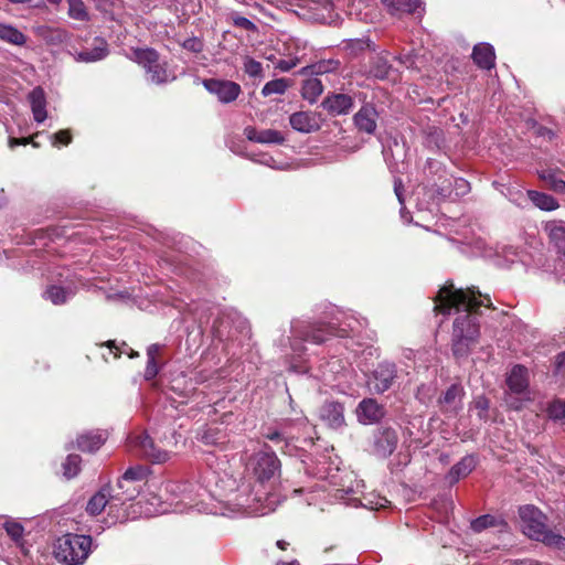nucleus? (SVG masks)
<instances>
[{"instance_id":"nucleus-22","label":"nucleus","mask_w":565,"mask_h":565,"mask_svg":"<svg viewBox=\"0 0 565 565\" xmlns=\"http://www.w3.org/2000/svg\"><path fill=\"white\" fill-rule=\"evenodd\" d=\"M0 40L11 45L23 46L28 38L15 26L0 22Z\"/></svg>"},{"instance_id":"nucleus-15","label":"nucleus","mask_w":565,"mask_h":565,"mask_svg":"<svg viewBox=\"0 0 565 565\" xmlns=\"http://www.w3.org/2000/svg\"><path fill=\"white\" fill-rule=\"evenodd\" d=\"M289 122L290 126L299 132L309 134L319 129V121L317 117L308 111L294 113L289 117Z\"/></svg>"},{"instance_id":"nucleus-50","label":"nucleus","mask_w":565,"mask_h":565,"mask_svg":"<svg viewBox=\"0 0 565 565\" xmlns=\"http://www.w3.org/2000/svg\"><path fill=\"white\" fill-rule=\"evenodd\" d=\"M456 185L461 190L462 193L469 189V184L463 179L456 180Z\"/></svg>"},{"instance_id":"nucleus-54","label":"nucleus","mask_w":565,"mask_h":565,"mask_svg":"<svg viewBox=\"0 0 565 565\" xmlns=\"http://www.w3.org/2000/svg\"><path fill=\"white\" fill-rule=\"evenodd\" d=\"M266 438L271 440V441H276V440H279L280 439V434L275 431V433H271V434H267L266 435Z\"/></svg>"},{"instance_id":"nucleus-61","label":"nucleus","mask_w":565,"mask_h":565,"mask_svg":"<svg viewBox=\"0 0 565 565\" xmlns=\"http://www.w3.org/2000/svg\"><path fill=\"white\" fill-rule=\"evenodd\" d=\"M347 492H354V489H353V488H349V489L347 490Z\"/></svg>"},{"instance_id":"nucleus-47","label":"nucleus","mask_w":565,"mask_h":565,"mask_svg":"<svg viewBox=\"0 0 565 565\" xmlns=\"http://www.w3.org/2000/svg\"><path fill=\"white\" fill-rule=\"evenodd\" d=\"M168 512V509L160 505L159 508H154V509H151L149 507H146L145 508V514L147 516H151V515H154V514H161V513H167Z\"/></svg>"},{"instance_id":"nucleus-55","label":"nucleus","mask_w":565,"mask_h":565,"mask_svg":"<svg viewBox=\"0 0 565 565\" xmlns=\"http://www.w3.org/2000/svg\"><path fill=\"white\" fill-rule=\"evenodd\" d=\"M559 278L565 281V263L559 265L558 268Z\"/></svg>"},{"instance_id":"nucleus-12","label":"nucleus","mask_w":565,"mask_h":565,"mask_svg":"<svg viewBox=\"0 0 565 565\" xmlns=\"http://www.w3.org/2000/svg\"><path fill=\"white\" fill-rule=\"evenodd\" d=\"M244 135L250 141L258 143H282L285 141V137L282 134L275 129H264L257 130L253 126H248L244 129Z\"/></svg>"},{"instance_id":"nucleus-10","label":"nucleus","mask_w":565,"mask_h":565,"mask_svg":"<svg viewBox=\"0 0 565 565\" xmlns=\"http://www.w3.org/2000/svg\"><path fill=\"white\" fill-rule=\"evenodd\" d=\"M117 505V499L110 495L109 488H103L89 499L86 505V511L90 515H98L104 509H106V507H108V511L111 513Z\"/></svg>"},{"instance_id":"nucleus-24","label":"nucleus","mask_w":565,"mask_h":565,"mask_svg":"<svg viewBox=\"0 0 565 565\" xmlns=\"http://www.w3.org/2000/svg\"><path fill=\"white\" fill-rule=\"evenodd\" d=\"M326 107L338 115L345 114L352 108V98L344 94H338L329 97L324 102Z\"/></svg>"},{"instance_id":"nucleus-7","label":"nucleus","mask_w":565,"mask_h":565,"mask_svg":"<svg viewBox=\"0 0 565 565\" xmlns=\"http://www.w3.org/2000/svg\"><path fill=\"white\" fill-rule=\"evenodd\" d=\"M203 86L206 90L217 97L221 103L228 104L234 102L241 94V86L232 81L224 79H204Z\"/></svg>"},{"instance_id":"nucleus-2","label":"nucleus","mask_w":565,"mask_h":565,"mask_svg":"<svg viewBox=\"0 0 565 565\" xmlns=\"http://www.w3.org/2000/svg\"><path fill=\"white\" fill-rule=\"evenodd\" d=\"M523 533L529 537L557 548H565V537L546 529V516L533 505H524L519 510Z\"/></svg>"},{"instance_id":"nucleus-8","label":"nucleus","mask_w":565,"mask_h":565,"mask_svg":"<svg viewBox=\"0 0 565 565\" xmlns=\"http://www.w3.org/2000/svg\"><path fill=\"white\" fill-rule=\"evenodd\" d=\"M131 443L138 448L141 456L153 463H163L171 457L169 450L157 447L153 440L146 434L134 437Z\"/></svg>"},{"instance_id":"nucleus-49","label":"nucleus","mask_w":565,"mask_h":565,"mask_svg":"<svg viewBox=\"0 0 565 565\" xmlns=\"http://www.w3.org/2000/svg\"><path fill=\"white\" fill-rule=\"evenodd\" d=\"M394 191L401 204H403L402 198V182L401 180H396L394 183Z\"/></svg>"},{"instance_id":"nucleus-39","label":"nucleus","mask_w":565,"mask_h":565,"mask_svg":"<svg viewBox=\"0 0 565 565\" xmlns=\"http://www.w3.org/2000/svg\"><path fill=\"white\" fill-rule=\"evenodd\" d=\"M53 138V146H56L57 142L63 145H68L72 140L71 134L68 130H60L58 132L54 134L52 136Z\"/></svg>"},{"instance_id":"nucleus-53","label":"nucleus","mask_w":565,"mask_h":565,"mask_svg":"<svg viewBox=\"0 0 565 565\" xmlns=\"http://www.w3.org/2000/svg\"><path fill=\"white\" fill-rule=\"evenodd\" d=\"M50 31L47 26H38L35 32L41 36H46V33Z\"/></svg>"},{"instance_id":"nucleus-43","label":"nucleus","mask_w":565,"mask_h":565,"mask_svg":"<svg viewBox=\"0 0 565 565\" xmlns=\"http://www.w3.org/2000/svg\"><path fill=\"white\" fill-rule=\"evenodd\" d=\"M142 469L141 468H129L126 470V472L122 476V479L126 481H134L139 480L142 477Z\"/></svg>"},{"instance_id":"nucleus-40","label":"nucleus","mask_w":565,"mask_h":565,"mask_svg":"<svg viewBox=\"0 0 565 565\" xmlns=\"http://www.w3.org/2000/svg\"><path fill=\"white\" fill-rule=\"evenodd\" d=\"M233 23L236 25V26H239V28H243L245 30H255L256 29V25L250 21L248 20L247 18L245 17H241V15H237V17H234L233 18Z\"/></svg>"},{"instance_id":"nucleus-41","label":"nucleus","mask_w":565,"mask_h":565,"mask_svg":"<svg viewBox=\"0 0 565 565\" xmlns=\"http://www.w3.org/2000/svg\"><path fill=\"white\" fill-rule=\"evenodd\" d=\"M159 372L158 363L156 360H148L147 366L145 370V379L151 380L153 379Z\"/></svg>"},{"instance_id":"nucleus-13","label":"nucleus","mask_w":565,"mask_h":565,"mask_svg":"<svg viewBox=\"0 0 565 565\" xmlns=\"http://www.w3.org/2000/svg\"><path fill=\"white\" fill-rule=\"evenodd\" d=\"M344 409L340 403L328 402L320 411V417L332 428H339L344 424Z\"/></svg>"},{"instance_id":"nucleus-34","label":"nucleus","mask_w":565,"mask_h":565,"mask_svg":"<svg viewBox=\"0 0 565 565\" xmlns=\"http://www.w3.org/2000/svg\"><path fill=\"white\" fill-rule=\"evenodd\" d=\"M244 71L245 73L249 76V77H254V78H262L263 77V66L262 64L249 57V56H246L244 58Z\"/></svg>"},{"instance_id":"nucleus-20","label":"nucleus","mask_w":565,"mask_h":565,"mask_svg":"<svg viewBox=\"0 0 565 565\" xmlns=\"http://www.w3.org/2000/svg\"><path fill=\"white\" fill-rule=\"evenodd\" d=\"M108 54L107 43L103 39L95 40V46L92 51H82L74 55L77 62L93 63L105 58Z\"/></svg>"},{"instance_id":"nucleus-17","label":"nucleus","mask_w":565,"mask_h":565,"mask_svg":"<svg viewBox=\"0 0 565 565\" xmlns=\"http://www.w3.org/2000/svg\"><path fill=\"white\" fill-rule=\"evenodd\" d=\"M472 58L480 68H492L495 62V53L493 46L488 43H480L475 45L472 51Z\"/></svg>"},{"instance_id":"nucleus-33","label":"nucleus","mask_w":565,"mask_h":565,"mask_svg":"<svg viewBox=\"0 0 565 565\" xmlns=\"http://www.w3.org/2000/svg\"><path fill=\"white\" fill-rule=\"evenodd\" d=\"M81 466V457L78 455H70L64 465V476L68 479L74 478L78 471Z\"/></svg>"},{"instance_id":"nucleus-21","label":"nucleus","mask_w":565,"mask_h":565,"mask_svg":"<svg viewBox=\"0 0 565 565\" xmlns=\"http://www.w3.org/2000/svg\"><path fill=\"white\" fill-rule=\"evenodd\" d=\"M463 391L459 385H451L440 399L441 407L445 412L456 413L462 406L461 398Z\"/></svg>"},{"instance_id":"nucleus-11","label":"nucleus","mask_w":565,"mask_h":565,"mask_svg":"<svg viewBox=\"0 0 565 565\" xmlns=\"http://www.w3.org/2000/svg\"><path fill=\"white\" fill-rule=\"evenodd\" d=\"M377 111L373 106L365 105L354 115V124L359 131L372 135L377 127Z\"/></svg>"},{"instance_id":"nucleus-57","label":"nucleus","mask_w":565,"mask_h":565,"mask_svg":"<svg viewBox=\"0 0 565 565\" xmlns=\"http://www.w3.org/2000/svg\"><path fill=\"white\" fill-rule=\"evenodd\" d=\"M277 565H299V563L296 561H291V562H280Z\"/></svg>"},{"instance_id":"nucleus-27","label":"nucleus","mask_w":565,"mask_h":565,"mask_svg":"<svg viewBox=\"0 0 565 565\" xmlns=\"http://www.w3.org/2000/svg\"><path fill=\"white\" fill-rule=\"evenodd\" d=\"M262 498L254 495L253 498H247L244 502H239L238 505L241 510L245 514H266L269 511H273V508H267L260 504Z\"/></svg>"},{"instance_id":"nucleus-38","label":"nucleus","mask_w":565,"mask_h":565,"mask_svg":"<svg viewBox=\"0 0 565 565\" xmlns=\"http://www.w3.org/2000/svg\"><path fill=\"white\" fill-rule=\"evenodd\" d=\"M475 409L478 411L477 415L479 418H484L489 408V402L486 397L479 396L473 402Z\"/></svg>"},{"instance_id":"nucleus-56","label":"nucleus","mask_w":565,"mask_h":565,"mask_svg":"<svg viewBox=\"0 0 565 565\" xmlns=\"http://www.w3.org/2000/svg\"><path fill=\"white\" fill-rule=\"evenodd\" d=\"M276 545H277V547H278V548H280V550H286V548H287L288 543H287L286 541L279 540V541H277Z\"/></svg>"},{"instance_id":"nucleus-35","label":"nucleus","mask_w":565,"mask_h":565,"mask_svg":"<svg viewBox=\"0 0 565 565\" xmlns=\"http://www.w3.org/2000/svg\"><path fill=\"white\" fill-rule=\"evenodd\" d=\"M497 525V520L494 516L486 514L475 519L471 522V529L476 532H481L488 527H492Z\"/></svg>"},{"instance_id":"nucleus-18","label":"nucleus","mask_w":565,"mask_h":565,"mask_svg":"<svg viewBox=\"0 0 565 565\" xmlns=\"http://www.w3.org/2000/svg\"><path fill=\"white\" fill-rule=\"evenodd\" d=\"M395 377V370L393 364H381L374 371V390L377 392H385L390 388Z\"/></svg>"},{"instance_id":"nucleus-46","label":"nucleus","mask_w":565,"mask_h":565,"mask_svg":"<svg viewBox=\"0 0 565 565\" xmlns=\"http://www.w3.org/2000/svg\"><path fill=\"white\" fill-rule=\"evenodd\" d=\"M160 345L159 344H151L147 349V358L148 360H156L160 352Z\"/></svg>"},{"instance_id":"nucleus-60","label":"nucleus","mask_w":565,"mask_h":565,"mask_svg":"<svg viewBox=\"0 0 565 565\" xmlns=\"http://www.w3.org/2000/svg\"><path fill=\"white\" fill-rule=\"evenodd\" d=\"M108 347L110 348V350H113V347H114V342H111V341H108Z\"/></svg>"},{"instance_id":"nucleus-32","label":"nucleus","mask_w":565,"mask_h":565,"mask_svg":"<svg viewBox=\"0 0 565 565\" xmlns=\"http://www.w3.org/2000/svg\"><path fill=\"white\" fill-rule=\"evenodd\" d=\"M68 14L72 19L85 21L88 19V14L85 4L82 0H67Z\"/></svg>"},{"instance_id":"nucleus-58","label":"nucleus","mask_w":565,"mask_h":565,"mask_svg":"<svg viewBox=\"0 0 565 565\" xmlns=\"http://www.w3.org/2000/svg\"><path fill=\"white\" fill-rule=\"evenodd\" d=\"M47 1H49V2H51V3L57 4V3H60L62 0H47Z\"/></svg>"},{"instance_id":"nucleus-1","label":"nucleus","mask_w":565,"mask_h":565,"mask_svg":"<svg viewBox=\"0 0 565 565\" xmlns=\"http://www.w3.org/2000/svg\"><path fill=\"white\" fill-rule=\"evenodd\" d=\"M480 306H490V299L478 300L473 289H454L452 285H446L436 296L435 310L449 315L456 310L458 317L452 328V351L456 356L468 354L470 347L479 338V324L476 316L472 315Z\"/></svg>"},{"instance_id":"nucleus-14","label":"nucleus","mask_w":565,"mask_h":565,"mask_svg":"<svg viewBox=\"0 0 565 565\" xmlns=\"http://www.w3.org/2000/svg\"><path fill=\"white\" fill-rule=\"evenodd\" d=\"M28 100L31 105V110H32L34 120L36 122H43L47 117L46 98H45V93H44L43 88H41V87L33 88L28 95Z\"/></svg>"},{"instance_id":"nucleus-16","label":"nucleus","mask_w":565,"mask_h":565,"mask_svg":"<svg viewBox=\"0 0 565 565\" xmlns=\"http://www.w3.org/2000/svg\"><path fill=\"white\" fill-rule=\"evenodd\" d=\"M381 2L390 14L396 17L414 13L423 4L420 0H381Z\"/></svg>"},{"instance_id":"nucleus-52","label":"nucleus","mask_w":565,"mask_h":565,"mask_svg":"<svg viewBox=\"0 0 565 565\" xmlns=\"http://www.w3.org/2000/svg\"><path fill=\"white\" fill-rule=\"evenodd\" d=\"M263 163L269 166V167H273V168H276V169H284L282 166H279V164H275L274 162V159L273 158H269V159H265L264 161H262Z\"/></svg>"},{"instance_id":"nucleus-23","label":"nucleus","mask_w":565,"mask_h":565,"mask_svg":"<svg viewBox=\"0 0 565 565\" xmlns=\"http://www.w3.org/2000/svg\"><path fill=\"white\" fill-rule=\"evenodd\" d=\"M476 460L471 456H467L462 458L458 463H456L450 471L448 472V480L450 483L457 482L460 478L468 476L475 468Z\"/></svg>"},{"instance_id":"nucleus-3","label":"nucleus","mask_w":565,"mask_h":565,"mask_svg":"<svg viewBox=\"0 0 565 565\" xmlns=\"http://www.w3.org/2000/svg\"><path fill=\"white\" fill-rule=\"evenodd\" d=\"M89 535L65 534L54 544L55 558L65 565H82L92 552Z\"/></svg>"},{"instance_id":"nucleus-9","label":"nucleus","mask_w":565,"mask_h":565,"mask_svg":"<svg viewBox=\"0 0 565 565\" xmlns=\"http://www.w3.org/2000/svg\"><path fill=\"white\" fill-rule=\"evenodd\" d=\"M356 416L360 423L370 425L383 418L384 409L375 399L366 398L359 404Z\"/></svg>"},{"instance_id":"nucleus-44","label":"nucleus","mask_w":565,"mask_h":565,"mask_svg":"<svg viewBox=\"0 0 565 565\" xmlns=\"http://www.w3.org/2000/svg\"><path fill=\"white\" fill-rule=\"evenodd\" d=\"M299 63L298 58H290V60H280L276 64V67L280 70L281 72H289L291 68H294Z\"/></svg>"},{"instance_id":"nucleus-6","label":"nucleus","mask_w":565,"mask_h":565,"mask_svg":"<svg viewBox=\"0 0 565 565\" xmlns=\"http://www.w3.org/2000/svg\"><path fill=\"white\" fill-rule=\"evenodd\" d=\"M134 58L146 70L151 83L163 84L175 78V75L167 68L166 64L159 63L157 52L151 49L136 50Z\"/></svg>"},{"instance_id":"nucleus-45","label":"nucleus","mask_w":565,"mask_h":565,"mask_svg":"<svg viewBox=\"0 0 565 565\" xmlns=\"http://www.w3.org/2000/svg\"><path fill=\"white\" fill-rule=\"evenodd\" d=\"M322 331L323 330L321 328L315 330L311 334L307 335V340H310L313 343H321V342H323L326 340V338L321 334Z\"/></svg>"},{"instance_id":"nucleus-28","label":"nucleus","mask_w":565,"mask_h":565,"mask_svg":"<svg viewBox=\"0 0 565 565\" xmlns=\"http://www.w3.org/2000/svg\"><path fill=\"white\" fill-rule=\"evenodd\" d=\"M540 178L553 191L558 193H565V180L562 179L557 172L553 170H543L540 172Z\"/></svg>"},{"instance_id":"nucleus-29","label":"nucleus","mask_w":565,"mask_h":565,"mask_svg":"<svg viewBox=\"0 0 565 565\" xmlns=\"http://www.w3.org/2000/svg\"><path fill=\"white\" fill-rule=\"evenodd\" d=\"M547 415L552 420L565 425V398L553 401L547 408Z\"/></svg>"},{"instance_id":"nucleus-4","label":"nucleus","mask_w":565,"mask_h":565,"mask_svg":"<svg viewBox=\"0 0 565 565\" xmlns=\"http://www.w3.org/2000/svg\"><path fill=\"white\" fill-rule=\"evenodd\" d=\"M507 384L510 390L505 399L509 407L519 411L524 407L525 403L532 401L529 391L527 370L524 366H513L508 375Z\"/></svg>"},{"instance_id":"nucleus-42","label":"nucleus","mask_w":565,"mask_h":565,"mask_svg":"<svg viewBox=\"0 0 565 565\" xmlns=\"http://www.w3.org/2000/svg\"><path fill=\"white\" fill-rule=\"evenodd\" d=\"M183 47L192 52H201L203 44L199 39L192 38L183 42Z\"/></svg>"},{"instance_id":"nucleus-36","label":"nucleus","mask_w":565,"mask_h":565,"mask_svg":"<svg viewBox=\"0 0 565 565\" xmlns=\"http://www.w3.org/2000/svg\"><path fill=\"white\" fill-rule=\"evenodd\" d=\"M45 296L54 305L64 303L67 299V292L62 287H57V286H51L45 291Z\"/></svg>"},{"instance_id":"nucleus-30","label":"nucleus","mask_w":565,"mask_h":565,"mask_svg":"<svg viewBox=\"0 0 565 565\" xmlns=\"http://www.w3.org/2000/svg\"><path fill=\"white\" fill-rule=\"evenodd\" d=\"M288 86V81L285 78L273 79L264 85V87L262 88V95L265 97L270 96L273 94L281 95L287 90Z\"/></svg>"},{"instance_id":"nucleus-5","label":"nucleus","mask_w":565,"mask_h":565,"mask_svg":"<svg viewBox=\"0 0 565 565\" xmlns=\"http://www.w3.org/2000/svg\"><path fill=\"white\" fill-rule=\"evenodd\" d=\"M246 470L253 475L257 482L263 484L279 472L280 461L274 451L269 449L260 450L250 456Z\"/></svg>"},{"instance_id":"nucleus-19","label":"nucleus","mask_w":565,"mask_h":565,"mask_svg":"<svg viewBox=\"0 0 565 565\" xmlns=\"http://www.w3.org/2000/svg\"><path fill=\"white\" fill-rule=\"evenodd\" d=\"M397 445V435L393 429H384L380 433L375 440V449L380 456L386 457L391 455Z\"/></svg>"},{"instance_id":"nucleus-37","label":"nucleus","mask_w":565,"mask_h":565,"mask_svg":"<svg viewBox=\"0 0 565 565\" xmlns=\"http://www.w3.org/2000/svg\"><path fill=\"white\" fill-rule=\"evenodd\" d=\"M6 531L14 541H19L23 535V526L17 522H7Z\"/></svg>"},{"instance_id":"nucleus-51","label":"nucleus","mask_w":565,"mask_h":565,"mask_svg":"<svg viewBox=\"0 0 565 565\" xmlns=\"http://www.w3.org/2000/svg\"><path fill=\"white\" fill-rule=\"evenodd\" d=\"M556 363L559 370L565 369V352L557 355Z\"/></svg>"},{"instance_id":"nucleus-26","label":"nucleus","mask_w":565,"mask_h":565,"mask_svg":"<svg viewBox=\"0 0 565 565\" xmlns=\"http://www.w3.org/2000/svg\"><path fill=\"white\" fill-rule=\"evenodd\" d=\"M527 196L536 207L543 211H554L558 207V202L550 194L531 190L527 191Z\"/></svg>"},{"instance_id":"nucleus-48","label":"nucleus","mask_w":565,"mask_h":565,"mask_svg":"<svg viewBox=\"0 0 565 565\" xmlns=\"http://www.w3.org/2000/svg\"><path fill=\"white\" fill-rule=\"evenodd\" d=\"M30 140L28 138L17 139V138H10L9 139V147L14 148L18 145H28Z\"/></svg>"},{"instance_id":"nucleus-59","label":"nucleus","mask_w":565,"mask_h":565,"mask_svg":"<svg viewBox=\"0 0 565 565\" xmlns=\"http://www.w3.org/2000/svg\"><path fill=\"white\" fill-rule=\"evenodd\" d=\"M56 32H57L58 40H62V32L61 31H56Z\"/></svg>"},{"instance_id":"nucleus-25","label":"nucleus","mask_w":565,"mask_h":565,"mask_svg":"<svg viewBox=\"0 0 565 565\" xmlns=\"http://www.w3.org/2000/svg\"><path fill=\"white\" fill-rule=\"evenodd\" d=\"M103 434L89 433L78 437L77 447L87 452L96 451L105 441Z\"/></svg>"},{"instance_id":"nucleus-31","label":"nucleus","mask_w":565,"mask_h":565,"mask_svg":"<svg viewBox=\"0 0 565 565\" xmlns=\"http://www.w3.org/2000/svg\"><path fill=\"white\" fill-rule=\"evenodd\" d=\"M322 90L321 82L317 78H310L306 81L302 87V96L310 102H315L316 98L322 94Z\"/></svg>"}]
</instances>
